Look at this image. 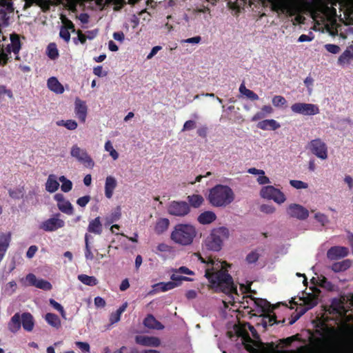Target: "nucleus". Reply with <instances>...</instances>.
I'll list each match as a JSON object with an SVG mask.
<instances>
[{"mask_svg":"<svg viewBox=\"0 0 353 353\" xmlns=\"http://www.w3.org/2000/svg\"><path fill=\"white\" fill-rule=\"evenodd\" d=\"M310 346H301L292 353H353V329L350 327H332L323 324Z\"/></svg>","mask_w":353,"mask_h":353,"instance_id":"nucleus-1","label":"nucleus"},{"mask_svg":"<svg viewBox=\"0 0 353 353\" xmlns=\"http://www.w3.org/2000/svg\"><path fill=\"white\" fill-rule=\"evenodd\" d=\"M205 276L210 283L209 288L214 292L226 294H237V287L234 283L232 276L223 265L220 270H216L213 267L208 268L205 272Z\"/></svg>","mask_w":353,"mask_h":353,"instance_id":"nucleus-2","label":"nucleus"},{"mask_svg":"<svg viewBox=\"0 0 353 353\" xmlns=\"http://www.w3.org/2000/svg\"><path fill=\"white\" fill-rule=\"evenodd\" d=\"M208 199L214 207H225L234 199V194L231 188L225 185H216L210 190Z\"/></svg>","mask_w":353,"mask_h":353,"instance_id":"nucleus-3","label":"nucleus"},{"mask_svg":"<svg viewBox=\"0 0 353 353\" xmlns=\"http://www.w3.org/2000/svg\"><path fill=\"white\" fill-rule=\"evenodd\" d=\"M196 236V230L191 224H176L170 234V239L175 243L187 246L192 243Z\"/></svg>","mask_w":353,"mask_h":353,"instance_id":"nucleus-4","label":"nucleus"},{"mask_svg":"<svg viewBox=\"0 0 353 353\" xmlns=\"http://www.w3.org/2000/svg\"><path fill=\"white\" fill-rule=\"evenodd\" d=\"M229 230L225 227L214 228L205 240V246L207 250L218 252L221 250L223 242L228 239Z\"/></svg>","mask_w":353,"mask_h":353,"instance_id":"nucleus-5","label":"nucleus"},{"mask_svg":"<svg viewBox=\"0 0 353 353\" xmlns=\"http://www.w3.org/2000/svg\"><path fill=\"white\" fill-rule=\"evenodd\" d=\"M291 110L296 114H302L303 116H313L320 112L319 108L317 105L307 103H295L292 105Z\"/></svg>","mask_w":353,"mask_h":353,"instance_id":"nucleus-6","label":"nucleus"},{"mask_svg":"<svg viewBox=\"0 0 353 353\" xmlns=\"http://www.w3.org/2000/svg\"><path fill=\"white\" fill-rule=\"evenodd\" d=\"M261 196L264 199H272L277 203H283L286 200L285 194L272 185L263 187Z\"/></svg>","mask_w":353,"mask_h":353,"instance_id":"nucleus-7","label":"nucleus"},{"mask_svg":"<svg viewBox=\"0 0 353 353\" xmlns=\"http://www.w3.org/2000/svg\"><path fill=\"white\" fill-rule=\"evenodd\" d=\"M70 154L87 168H92L94 165V161L86 150L79 148L77 145H74L72 147Z\"/></svg>","mask_w":353,"mask_h":353,"instance_id":"nucleus-8","label":"nucleus"},{"mask_svg":"<svg viewBox=\"0 0 353 353\" xmlns=\"http://www.w3.org/2000/svg\"><path fill=\"white\" fill-rule=\"evenodd\" d=\"M311 152L318 158L325 160L327 158V146L321 139H315L308 143Z\"/></svg>","mask_w":353,"mask_h":353,"instance_id":"nucleus-9","label":"nucleus"},{"mask_svg":"<svg viewBox=\"0 0 353 353\" xmlns=\"http://www.w3.org/2000/svg\"><path fill=\"white\" fill-rule=\"evenodd\" d=\"M330 314L338 315L341 317H345L349 311L345 306V298H334L331 301V304L326 310Z\"/></svg>","mask_w":353,"mask_h":353,"instance_id":"nucleus-10","label":"nucleus"},{"mask_svg":"<svg viewBox=\"0 0 353 353\" xmlns=\"http://www.w3.org/2000/svg\"><path fill=\"white\" fill-rule=\"evenodd\" d=\"M168 212L170 214L176 216H184L187 215L190 211V205L185 201H172L168 207Z\"/></svg>","mask_w":353,"mask_h":353,"instance_id":"nucleus-11","label":"nucleus"},{"mask_svg":"<svg viewBox=\"0 0 353 353\" xmlns=\"http://www.w3.org/2000/svg\"><path fill=\"white\" fill-rule=\"evenodd\" d=\"M287 213L290 217L299 220H305L309 216V212L305 208L296 203L290 204L288 206Z\"/></svg>","mask_w":353,"mask_h":353,"instance_id":"nucleus-12","label":"nucleus"},{"mask_svg":"<svg viewBox=\"0 0 353 353\" xmlns=\"http://www.w3.org/2000/svg\"><path fill=\"white\" fill-rule=\"evenodd\" d=\"M26 281L28 282V285L34 286L43 290L48 291L52 288V285L49 281L43 279H38L37 276L32 273L26 275Z\"/></svg>","mask_w":353,"mask_h":353,"instance_id":"nucleus-13","label":"nucleus"},{"mask_svg":"<svg viewBox=\"0 0 353 353\" xmlns=\"http://www.w3.org/2000/svg\"><path fill=\"white\" fill-rule=\"evenodd\" d=\"M65 223L62 219L58 218H50L42 222L40 229L46 232H53L64 226Z\"/></svg>","mask_w":353,"mask_h":353,"instance_id":"nucleus-14","label":"nucleus"},{"mask_svg":"<svg viewBox=\"0 0 353 353\" xmlns=\"http://www.w3.org/2000/svg\"><path fill=\"white\" fill-rule=\"evenodd\" d=\"M55 201H57V207L59 210L68 215H72L74 212V209L71 203L65 199L62 194H56L54 196Z\"/></svg>","mask_w":353,"mask_h":353,"instance_id":"nucleus-15","label":"nucleus"},{"mask_svg":"<svg viewBox=\"0 0 353 353\" xmlns=\"http://www.w3.org/2000/svg\"><path fill=\"white\" fill-rule=\"evenodd\" d=\"M349 254L347 248L343 246L331 247L327 252V257L331 261H335L344 258Z\"/></svg>","mask_w":353,"mask_h":353,"instance_id":"nucleus-16","label":"nucleus"},{"mask_svg":"<svg viewBox=\"0 0 353 353\" xmlns=\"http://www.w3.org/2000/svg\"><path fill=\"white\" fill-rule=\"evenodd\" d=\"M74 113L81 123L85 122L88 107L85 102L78 97L76 98L74 101Z\"/></svg>","mask_w":353,"mask_h":353,"instance_id":"nucleus-17","label":"nucleus"},{"mask_svg":"<svg viewBox=\"0 0 353 353\" xmlns=\"http://www.w3.org/2000/svg\"><path fill=\"white\" fill-rule=\"evenodd\" d=\"M135 342L137 344L148 347H159L161 344L160 339L158 337L144 335L136 336Z\"/></svg>","mask_w":353,"mask_h":353,"instance_id":"nucleus-18","label":"nucleus"},{"mask_svg":"<svg viewBox=\"0 0 353 353\" xmlns=\"http://www.w3.org/2000/svg\"><path fill=\"white\" fill-rule=\"evenodd\" d=\"M303 302L305 307L301 309V310L300 311V314L297 315L294 319L292 320L290 322V325L293 324L299 318L301 315L303 314L307 310L316 306L318 304V298L314 295L309 296L305 298Z\"/></svg>","mask_w":353,"mask_h":353,"instance_id":"nucleus-19","label":"nucleus"},{"mask_svg":"<svg viewBox=\"0 0 353 353\" xmlns=\"http://www.w3.org/2000/svg\"><path fill=\"white\" fill-rule=\"evenodd\" d=\"M11 241L10 233H1L0 234V263L4 258Z\"/></svg>","mask_w":353,"mask_h":353,"instance_id":"nucleus-20","label":"nucleus"},{"mask_svg":"<svg viewBox=\"0 0 353 353\" xmlns=\"http://www.w3.org/2000/svg\"><path fill=\"white\" fill-rule=\"evenodd\" d=\"M117 185V182L114 176H108L106 177L105 182V196L106 198L111 199L112 197Z\"/></svg>","mask_w":353,"mask_h":353,"instance_id":"nucleus-21","label":"nucleus"},{"mask_svg":"<svg viewBox=\"0 0 353 353\" xmlns=\"http://www.w3.org/2000/svg\"><path fill=\"white\" fill-rule=\"evenodd\" d=\"M145 327L150 329L161 330L164 328L163 325L157 321L152 314H148L143 320Z\"/></svg>","mask_w":353,"mask_h":353,"instance_id":"nucleus-22","label":"nucleus"},{"mask_svg":"<svg viewBox=\"0 0 353 353\" xmlns=\"http://www.w3.org/2000/svg\"><path fill=\"white\" fill-rule=\"evenodd\" d=\"M257 127L263 130H276L281 125L274 119H265L259 122Z\"/></svg>","mask_w":353,"mask_h":353,"instance_id":"nucleus-23","label":"nucleus"},{"mask_svg":"<svg viewBox=\"0 0 353 353\" xmlns=\"http://www.w3.org/2000/svg\"><path fill=\"white\" fill-rule=\"evenodd\" d=\"M88 231L95 234H101L103 231V225L100 217L97 216L89 222Z\"/></svg>","mask_w":353,"mask_h":353,"instance_id":"nucleus-24","label":"nucleus"},{"mask_svg":"<svg viewBox=\"0 0 353 353\" xmlns=\"http://www.w3.org/2000/svg\"><path fill=\"white\" fill-rule=\"evenodd\" d=\"M21 317L23 329L28 332H31L34 325L32 315L29 312H24L21 314Z\"/></svg>","mask_w":353,"mask_h":353,"instance_id":"nucleus-25","label":"nucleus"},{"mask_svg":"<svg viewBox=\"0 0 353 353\" xmlns=\"http://www.w3.org/2000/svg\"><path fill=\"white\" fill-rule=\"evenodd\" d=\"M352 265V261L350 259H344L340 262L334 263L330 268L334 272H344L348 270Z\"/></svg>","mask_w":353,"mask_h":353,"instance_id":"nucleus-26","label":"nucleus"},{"mask_svg":"<svg viewBox=\"0 0 353 353\" xmlns=\"http://www.w3.org/2000/svg\"><path fill=\"white\" fill-rule=\"evenodd\" d=\"M59 188V183L57 181V176L51 174L48 176L46 183V190L50 193L55 192Z\"/></svg>","mask_w":353,"mask_h":353,"instance_id":"nucleus-27","label":"nucleus"},{"mask_svg":"<svg viewBox=\"0 0 353 353\" xmlns=\"http://www.w3.org/2000/svg\"><path fill=\"white\" fill-rule=\"evenodd\" d=\"M170 225V221L167 218H161L158 219L154 225V232L157 234H161L168 229Z\"/></svg>","mask_w":353,"mask_h":353,"instance_id":"nucleus-28","label":"nucleus"},{"mask_svg":"<svg viewBox=\"0 0 353 353\" xmlns=\"http://www.w3.org/2000/svg\"><path fill=\"white\" fill-rule=\"evenodd\" d=\"M216 216L214 212L212 211H205L202 212L197 218L199 223L203 225L210 224L214 221Z\"/></svg>","mask_w":353,"mask_h":353,"instance_id":"nucleus-29","label":"nucleus"},{"mask_svg":"<svg viewBox=\"0 0 353 353\" xmlns=\"http://www.w3.org/2000/svg\"><path fill=\"white\" fill-rule=\"evenodd\" d=\"M21 318L19 313H16L12 316L8 323V329L10 332L15 333L20 330L21 325Z\"/></svg>","mask_w":353,"mask_h":353,"instance_id":"nucleus-30","label":"nucleus"},{"mask_svg":"<svg viewBox=\"0 0 353 353\" xmlns=\"http://www.w3.org/2000/svg\"><path fill=\"white\" fill-rule=\"evenodd\" d=\"M13 11V3L10 0H0V14H2V18L5 19L8 13Z\"/></svg>","mask_w":353,"mask_h":353,"instance_id":"nucleus-31","label":"nucleus"},{"mask_svg":"<svg viewBox=\"0 0 353 353\" xmlns=\"http://www.w3.org/2000/svg\"><path fill=\"white\" fill-rule=\"evenodd\" d=\"M48 88L57 94H62L64 92L63 85L55 77H50L48 80Z\"/></svg>","mask_w":353,"mask_h":353,"instance_id":"nucleus-32","label":"nucleus"},{"mask_svg":"<svg viewBox=\"0 0 353 353\" xmlns=\"http://www.w3.org/2000/svg\"><path fill=\"white\" fill-rule=\"evenodd\" d=\"M256 305L262 309L264 312L271 313L276 308L275 305H272L270 302L263 299H254Z\"/></svg>","mask_w":353,"mask_h":353,"instance_id":"nucleus-33","label":"nucleus"},{"mask_svg":"<svg viewBox=\"0 0 353 353\" xmlns=\"http://www.w3.org/2000/svg\"><path fill=\"white\" fill-rule=\"evenodd\" d=\"M187 199L190 205L194 208H199L204 202L203 197L200 194L190 195L188 196Z\"/></svg>","mask_w":353,"mask_h":353,"instance_id":"nucleus-34","label":"nucleus"},{"mask_svg":"<svg viewBox=\"0 0 353 353\" xmlns=\"http://www.w3.org/2000/svg\"><path fill=\"white\" fill-rule=\"evenodd\" d=\"M47 323L51 326L59 328L61 327V321L59 316L53 313H47L45 316Z\"/></svg>","mask_w":353,"mask_h":353,"instance_id":"nucleus-35","label":"nucleus"},{"mask_svg":"<svg viewBox=\"0 0 353 353\" xmlns=\"http://www.w3.org/2000/svg\"><path fill=\"white\" fill-rule=\"evenodd\" d=\"M353 58V46H350L341 54L339 62L341 63H349Z\"/></svg>","mask_w":353,"mask_h":353,"instance_id":"nucleus-36","label":"nucleus"},{"mask_svg":"<svg viewBox=\"0 0 353 353\" xmlns=\"http://www.w3.org/2000/svg\"><path fill=\"white\" fill-rule=\"evenodd\" d=\"M78 279L83 284L89 286H94L98 283V280L93 276L80 274L78 276Z\"/></svg>","mask_w":353,"mask_h":353,"instance_id":"nucleus-37","label":"nucleus"},{"mask_svg":"<svg viewBox=\"0 0 353 353\" xmlns=\"http://www.w3.org/2000/svg\"><path fill=\"white\" fill-rule=\"evenodd\" d=\"M90 235L86 233L85 234V257L87 260L92 261L94 258L90 245L89 238Z\"/></svg>","mask_w":353,"mask_h":353,"instance_id":"nucleus-38","label":"nucleus"},{"mask_svg":"<svg viewBox=\"0 0 353 353\" xmlns=\"http://www.w3.org/2000/svg\"><path fill=\"white\" fill-rule=\"evenodd\" d=\"M24 194V188L20 187L14 189L10 188L8 190L9 196L15 200H19L23 198Z\"/></svg>","mask_w":353,"mask_h":353,"instance_id":"nucleus-39","label":"nucleus"},{"mask_svg":"<svg viewBox=\"0 0 353 353\" xmlns=\"http://www.w3.org/2000/svg\"><path fill=\"white\" fill-rule=\"evenodd\" d=\"M59 181L61 182V189L63 192H68L72 189V183L65 176H61Z\"/></svg>","mask_w":353,"mask_h":353,"instance_id":"nucleus-40","label":"nucleus"},{"mask_svg":"<svg viewBox=\"0 0 353 353\" xmlns=\"http://www.w3.org/2000/svg\"><path fill=\"white\" fill-rule=\"evenodd\" d=\"M275 323H278L276 316L274 314L270 315V314L263 316L261 323L265 328H266L268 325H272Z\"/></svg>","mask_w":353,"mask_h":353,"instance_id":"nucleus-41","label":"nucleus"},{"mask_svg":"<svg viewBox=\"0 0 353 353\" xmlns=\"http://www.w3.org/2000/svg\"><path fill=\"white\" fill-rule=\"evenodd\" d=\"M319 285L321 288H325L328 291L334 290V285L332 284V283L331 281H328V279L325 276H321L319 278Z\"/></svg>","mask_w":353,"mask_h":353,"instance_id":"nucleus-42","label":"nucleus"},{"mask_svg":"<svg viewBox=\"0 0 353 353\" xmlns=\"http://www.w3.org/2000/svg\"><path fill=\"white\" fill-rule=\"evenodd\" d=\"M160 287L161 292H166L179 286V283L168 281L167 283L161 282L157 285Z\"/></svg>","mask_w":353,"mask_h":353,"instance_id":"nucleus-43","label":"nucleus"},{"mask_svg":"<svg viewBox=\"0 0 353 353\" xmlns=\"http://www.w3.org/2000/svg\"><path fill=\"white\" fill-rule=\"evenodd\" d=\"M48 56L51 59H55L59 57L58 50L57 46L54 43H51L48 46Z\"/></svg>","mask_w":353,"mask_h":353,"instance_id":"nucleus-44","label":"nucleus"},{"mask_svg":"<svg viewBox=\"0 0 353 353\" xmlns=\"http://www.w3.org/2000/svg\"><path fill=\"white\" fill-rule=\"evenodd\" d=\"M11 47L12 51L14 54H18L21 49V42L19 37L15 35L14 37H11Z\"/></svg>","mask_w":353,"mask_h":353,"instance_id":"nucleus-45","label":"nucleus"},{"mask_svg":"<svg viewBox=\"0 0 353 353\" xmlns=\"http://www.w3.org/2000/svg\"><path fill=\"white\" fill-rule=\"evenodd\" d=\"M272 103L274 107L280 108L285 105L287 101L284 97L281 95H276L272 98Z\"/></svg>","mask_w":353,"mask_h":353,"instance_id":"nucleus-46","label":"nucleus"},{"mask_svg":"<svg viewBox=\"0 0 353 353\" xmlns=\"http://www.w3.org/2000/svg\"><path fill=\"white\" fill-rule=\"evenodd\" d=\"M105 150L110 152V155L114 160L119 158V153L114 149L110 141H107L105 143Z\"/></svg>","mask_w":353,"mask_h":353,"instance_id":"nucleus-47","label":"nucleus"},{"mask_svg":"<svg viewBox=\"0 0 353 353\" xmlns=\"http://www.w3.org/2000/svg\"><path fill=\"white\" fill-rule=\"evenodd\" d=\"M17 283L14 281L8 282L4 288V292L8 295H12L16 292Z\"/></svg>","mask_w":353,"mask_h":353,"instance_id":"nucleus-48","label":"nucleus"},{"mask_svg":"<svg viewBox=\"0 0 353 353\" xmlns=\"http://www.w3.org/2000/svg\"><path fill=\"white\" fill-rule=\"evenodd\" d=\"M259 256L256 250L252 251L246 256L245 261L249 264L254 263L259 260Z\"/></svg>","mask_w":353,"mask_h":353,"instance_id":"nucleus-49","label":"nucleus"},{"mask_svg":"<svg viewBox=\"0 0 353 353\" xmlns=\"http://www.w3.org/2000/svg\"><path fill=\"white\" fill-rule=\"evenodd\" d=\"M50 304L51 306H52L55 310H57V311H59L61 315V316L63 318H65V312L63 307V306L59 303L58 302H57L55 300L52 299H50Z\"/></svg>","mask_w":353,"mask_h":353,"instance_id":"nucleus-50","label":"nucleus"},{"mask_svg":"<svg viewBox=\"0 0 353 353\" xmlns=\"http://www.w3.org/2000/svg\"><path fill=\"white\" fill-rule=\"evenodd\" d=\"M117 209L118 210V211L112 213L110 216L106 219V225H109L120 219V207H117Z\"/></svg>","mask_w":353,"mask_h":353,"instance_id":"nucleus-51","label":"nucleus"},{"mask_svg":"<svg viewBox=\"0 0 353 353\" xmlns=\"http://www.w3.org/2000/svg\"><path fill=\"white\" fill-rule=\"evenodd\" d=\"M272 8L274 11L283 10L285 8L284 2L281 0H272Z\"/></svg>","mask_w":353,"mask_h":353,"instance_id":"nucleus-52","label":"nucleus"},{"mask_svg":"<svg viewBox=\"0 0 353 353\" xmlns=\"http://www.w3.org/2000/svg\"><path fill=\"white\" fill-rule=\"evenodd\" d=\"M77 37L73 38V42L75 45H77L79 42H80L81 44H85L86 42V37L85 34H83L81 30H78L77 31Z\"/></svg>","mask_w":353,"mask_h":353,"instance_id":"nucleus-53","label":"nucleus"},{"mask_svg":"<svg viewBox=\"0 0 353 353\" xmlns=\"http://www.w3.org/2000/svg\"><path fill=\"white\" fill-rule=\"evenodd\" d=\"M290 184L296 189H306L308 187L307 183L299 180H290Z\"/></svg>","mask_w":353,"mask_h":353,"instance_id":"nucleus-54","label":"nucleus"},{"mask_svg":"<svg viewBox=\"0 0 353 353\" xmlns=\"http://www.w3.org/2000/svg\"><path fill=\"white\" fill-rule=\"evenodd\" d=\"M59 36L62 38L66 43H68L70 40V30H67L65 27H61Z\"/></svg>","mask_w":353,"mask_h":353,"instance_id":"nucleus-55","label":"nucleus"},{"mask_svg":"<svg viewBox=\"0 0 353 353\" xmlns=\"http://www.w3.org/2000/svg\"><path fill=\"white\" fill-rule=\"evenodd\" d=\"M7 95L10 99L13 98V93L10 89H7L6 85H0V100L2 99L3 95Z\"/></svg>","mask_w":353,"mask_h":353,"instance_id":"nucleus-56","label":"nucleus"},{"mask_svg":"<svg viewBox=\"0 0 353 353\" xmlns=\"http://www.w3.org/2000/svg\"><path fill=\"white\" fill-rule=\"evenodd\" d=\"M314 218L322 225H325L329 221L327 216L325 214L320 213V212L315 214Z\"/></svg>","mask_w":353,"mask_h":353,"instance_id":"nucleus-57","label":"nucleus"},{"mask_svg":"<svg viewBox=\"0 0 353 353\" xmlns=\"http://www.w3.org/2000/svg\"><path fill=\"white\" fill-rule=\"evenodd\" d=\"M63 25L62 26V27H65V28H67V30L71 31L72 32H75V27H74V23L72 22V21H70V19H68L67 18H65L63 20Z\"/></svg>","mask_w":353,"mask_h":353,"instance_id":"nucleus-58","label":"nucleus"},{"mask_svg":"<svg viewBox=\"0 0 353 353\" xmlns=\"http://www.w3.org/2000/svg\"><path fill=\"white\" fill-rule=\"evenodd\" d=\"M36 196V192L34 190H30L28 193V194L26 196V200L32 205H35L37 203L36 199H34Z\"/></svg>","mask_w":353,"mask_h":353,"instance_id":"nucleus-59","label":"nucleus"},{"mask_svg":"<svg viewBox=\"0 0 353 353\" xmlns=\"http://www.w3.org/2000/svg\"><path fill=\"white\" fill-rule=\"evenodd\" d=\"M325 49L329 52H331L332 54H337L340 52V47L335 44H326L325 46Z\"/></svg>","mask_w":353,"mask_h":353,"instance_id":"nucleus-60","label":"nucleus"},{"mask_svg":"<svg viewBox=\"0 0 353 353\" xmlns=\"http://www.w3.org/2000/svg\"><path fill=\"white\" fill-rule=\"evenodd\" d=\"M173 272L179 274H185L188 275H193L194 273L185 266H181L178 269L173 270Z\"/></svg>","mask_w":353,"mask_h":353,"instance_id":"nucleus-61","label":"nucleus"},{"mask_svg":"<svg viewBox=\"0 0 353 353\" xmlns=\"http://www.w3.org/2000/svg\"><path fill=\"white\" fill-rule=\"evenodd\" d=\"M196 128V122L193 120H188L185 122L182 131L191 130Z\"/></svg>","mask_w":353,"mask_h":353,"instance_id":"nucleus-62","label":"nucleus"},{"mask_svg":"<svg viewBox=\"0 0 353 353\" xmlns=\"http://www.w3.org/2000/svg\"><path fill=\"white\" fill-rule=\"evenodd\" d=\"M90 201V196L89 195H86L79 198L77 201V203L81 207H85Z\"/></svg>","mask_w":353,"mask_h":353,"instance_id":"nucleus-63","label":"nucleus"},{"mask_svg":"<svg viewBox=\"0 0 353 353\" xmlns=\"http://www.w3.org/2000/svg\"><path fill=\"white\" fill-rule=\"evenodd\" d=\"M77 123L74 120L69 119L65 121L64 123V127H65L68 130H75L77 128Z\"/></svg>","mask_w":353,"mask_h":353,"instance_id":"nucleus-64","label":"nucleus"}]
</instances>
